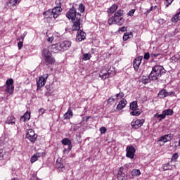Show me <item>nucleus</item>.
<instances>
[{"instance_id":"obj_53","label":"nucleus","mask_w":180,"mask_h":180,"mask_svg":"<svg viewBox=\"0 0 180 180\" xmlns=\"http://www.w3.org/2000/svg\"><path fill=\"white\" fill-rule=\"evenodd\" d=\"M177 159H178V153H174V154L172 155V160L173 161H176Z\"/></svg>"},{"instance_id":"obj_31","label":"nucleus","mask_w":180,"mask_h":180,"mask_svg":"<svg viewBox=\"0 0 180 180\" xmlns=\"http://www.w3.org/2000/svg\"><path fill=\"white\" fill-rule=\"evenodd\" d=\"M158 96L160 98H167V90H161L159 94H158Z\"/></svg>"},{"instance_id":"obj_48","label":"nucleus","mask_w":180,"mask_h":180,"mask_svg":"<svg viewBox=\"0 0 180 180\" xmlns=\"http://www.w3.org/2000/svg\"><path fill=\"white\" fill-rule=\"evenodd\" d=\"M166 4V8H168L171 4L174 1V0H165Z\"/></svg>"},{"instance_id":"obj_3","label":"nucleus","mask_w":180,"mask_h":180,"mask_svg":"<svg viewBox=\"0 0 180 180\" xmlns=\"http://www.w3.org/2000/svg\"><path fill=\"white\" fill-rule=\"evenodd\" d=\"M66 17L72 22L78 18V13H77V10H75V8L72 7L69 10V11L66 13Z\"/></svg>"},{"instance_id":"obj_5","label":"nucleus","mask_w":180,"mask_h":180,"mask_svg":"<svg viewBox=\"0 0 180 180\" xmlns=\"http://www.w3.org/2000/svg\"><path fill=\"white\" fill-rule=\"evenodd\" d=\"M49 78V74L43 75L39 77V79L37 81V85L38 88H41L46 85L47 79Z\"/></svg>"},{"instance_id":"obj_46","label":"nucleus","mask_w":180,"mask_h":180,"mask_svg":"<svg viewBox=\"0 0 180 180\" xmlns=\"http://www.w3.org/2000/svg\"><path fill=\"white\" fill-rule=\"evenodd\" d=\"M123 96H124V94H123V92L116 94L117 99H122V98H123Z\"/></svg>"},{"instance_id":"obj_58","label":"nucleus","mask_w":180,"mask_h":180,"mask_svg":"<svg viewBox=\"0 0 180 180\" xmlns=\"http://www.w3.org/2000/svg\"><path fill=\"white\" fill-rule=\"evenodd\" d=\"M56 4L57 5V6H61V0H56Z\"/></svg>"},{"instance_id":"obj_57","label":"nucleus","mask_w":180,"mask_h":180,"mask_svg":"<svg viewBox=\"0 0 180 180\" xmlns=\"http://www.w3.org/2000/svg\"><path fill=\"white\" fill-rule=\"evenodd\" d=\"M134 12H135L134 10L129 11L128 13L129 16H133V15H134Z\"/></svg>"},{"instance_id":"obj_52","label":"nucleus","mask_w":180,"mask_h":180,"mask_svg":"<svg viewBox=\"0 0 180 180\" xmlns=\"http://www.w3.org/2000/svg\"><path fill=\"white\" fill-rule=\"evenodd\" d=\"M18 46L19 50H20V49H22V47H23V41H20L18 43Z\"/></svg>"},{"instance_id":"obj_47","label":"nucleus","mask_w":180,"mask_h":180,"mask_svg":"<svg viewBox=\"0 0 180 180\" xmlns=\"http://www.w3.org/2000/svg\"><path fill=\"white\" fill-rule=\"evenodd\" d=\"M126 103H127L126 99H122V101H120V104L124 108V106H126Z\"/></svg>"},{"instance_id":"obj_6","label":"nucleus","mask_w":180,"mask_h":180,"mask_svg":"<svg viewBox=\"0 0 180 180\" xmlns=\"http://www.w3.org/2000/svg\"><path fill=\"white\" fill-rule=\"evenodd\" d=\"M72 30H78L81 29V14L77 13L76 20L73 21Z\"/></svg>"},{"instance_id":"obj_45","label":"nucleus","mask_w":180,"mask_h":180,"mask_svg":"<svg viewBox=\"0 0 180 180\" xmlns=\"http://www.w3.org/2000/svg\"><path fill=\"white\" fill-rule=\"evenodd\" d=\"M171 167L169 166V163H166L163 165V169L165 171H167V169H170Z\"/></svg>"},{"instance_id":"obj_49","label":"nucleus","mask_w":180,"mask_h":180,"mask_svg":"<svg viewBox=\"0 0 180 180\" xmlns=\"http://www.w3.org/2000/svg\"><path fill=\"white\" fill-rule=\"evenodd\" d=\"M151 55H150V53L147 52L144 54L143 58L144 60H148L149 58H150Z\"/></svg>"},{"instance_id":"obj_51","label":"nucleus","mask_w":180,"mask_h":180,"mask_svg":"<svg viewBox=\"0 0 180 180\" xmlns=\"http://www.w3.org/2000/svg\"><path fill=\"white\" fill-rule=\"evenodd\" d=\"M100 131L101 134H105V133H106V127H102L100 128Z\"/></svg>"},{"instance_id":"obj_39","label":"nucleus","mask_w":180,"mask_h":180,"mask_svg":"<svg viewBox=\"0 0 180 180\" xmlns=\"http://www.w3.org/2000/svg\"><path fill=\"white\" fill-rule=\"evenodd\" d=\"M113 103H115V98H113V96H111L107 100V105L110 106V105H113Z\"/></svg>"},{"instance_id":"obj_40","label":"nucleus","mask_w":180,"mask_h":180,"mask_svg":"<svg viewBox=\"0 0 180 180\" xmlns=\"http://www.w3.org/2000/svg\"><path fill=\"white\" fill-rule=\"evenodd\" d=\"M91 57H92V56H91V53H84V54L83 55V60H84V61H86L87 60H90V59H91Z\"/></svg>"},{"instance_id":"obj_12","label":"nucleus","mask_w":180,"mask_h":180,"mask_svg":"<svg viewBox=\"0 0 180 180\" xmlns=\"http://www.w3.org/2000/svg\"><path fill=\"white\" fill-rule=\"evenodd\" d=\"M63 11V8L61 6H56L52 10V14H53V18H58L60 15H61V12Z\"/></svg>"},{"instance_id":"obj_20","label":"nucleus","mask_w":180,"mask_h":180,"mask_svg":"<svg viewBox=\"0 0 180 180\" xmlns=\"http://www.w3.org/2000/svg\"><path fill=\"white\" fill-rule=\"evenodd\" d=\"M41 155H43V153H35L32 158H31V162L32 164H33V162H36V161H37L39 160V157H41Z\"/></svg>"},{"instance_id":"obj_11","label":"nucleus","mask_w":180,"mask_h":180,"mask_svg":"<svg viewBox=\"0 0 180 180\" xmlns=\"http://www.w3.org/2000/svg\"><path fill=\"white\" fill-rule=\"evenodd\" d=\"M86 37V34L84 31L79 30L77 33L76 41H82V40H85Z\"/></svg>"},{"instance_id":"obj_28","label":"nucleus","mask_w":180,"mask_h":180,"mask_svg":"<svg viewBox=\"0 0 180 180\" xmlns=\"http://www.w3.org/2000/svg\"><path fill=\"white\" fill-rule=\"evenodd\" d=\"M6 123H7V124H15V118L12 116L8 117Z\"/></svg>"},{"instance_id":"obj_62","label":"nucleus","mask_w":180,"mask_h":180,"mask_svg":"<svg viewBox=\"0 0 180 180\" xmlns=\"http://www.w3.org/2000/svg\"><path fill=\"white\" fill-rule=\"evenodd\" d=\"M53 40H54V37H49L48 38V41H50L51 43V41H53Z\"/></svg>"},{"instance_id":"obj_33","label":"nucleus","mask_w":180,"mask_h":180,"mask_svg":"<svg viewBox=\"0 0 180 180\" xmlns=\"http://www.w3.org/2000/svg\"><path fill=\"white\" fill-rule=\"evenodd\" d=\"M8 4H10L11 6H16V5L20 4V0H10Z\"/></svg>"},{"instance_id":"obj_44","label":"nucleus","mask_w":180,"mask_h":180,"mask_svg":"<svg viewBox=\"0 0 180 180\" xmlns=\"http://www.w3.org/2000/svg\"><path fill=\"white\" fill-rule=\"evenodd\" d=\"M114 16H123V10H118L114 15Z\"/></svg>"},{"instance_id":"obj_61","label":"nucleus","mask_w":180,"mask_h":180,"mask_svg":"<svg viewBox=\"0 0 180 180\" xmlns=\"http://www.w3.org/2000/svg\"><path fill=\"white\" fill-rule=\"evenodd\" d=\"M23 39H25V36L22 35V36L20 37V38H18L17 40L19 41V40L21 39L22 41H23Z\"/></svg>"},{"instance_id":"obj_42","label":"nucleus","mask_w":180,"mask_h":180,"mask_svg":"<svg viewBox=\"0 0 180 180\" xmlns=\"http://www.w3.org/2000/svg\"><path fill=\"white\" fill-rule=\"evenodd\" d=\"M160 56V53H152L150 55L151 61H155V58Z\"/></svg>"},{"instance_id":"obj_30","label":"nucleus","mask_w":180,"mask_h":180,"mask_svg":"<svg viewBox=\"0 0 180 180\" xmlns=\"http://www.w3.org/2000/svg\"><path fill=\"white\" fill-rule=\"evenodd\" d=\"M129 108H130L131 110H136V109H137V108H138L137 101H133L130 104Z\"/></svg>"},{"instance_id":"obj_8","label":"nucleus","mask_w":180,"mask_h":180,"mask_svg":"<svg viewBox=\"0 0 180 180\" xmlns=\"http://www.w3.org/2000/svg\"><path fill=\"white\" fill-rule=\"evenodd\" d=\"M144 123V120H136L132 122H131V126L133 129H140L143 126Z\"/></svg>"},{"instance_id":"obj_22","label":"nucleus","mask_w":180,"mask_h":180,"mask_svg":"<svg viewBox=\"0 0 180 180\" xmlns=\"http://www.w3.org/2000/svg\"><path fill=\"white\" fill-rule=\"evenodd\" d=\"M150 81L151 77H150V75L148 77L146 76H143L142 78L141 79V82H142V84H148V82H150Z\"/></svg>"},{"instance_id":"obj_15","label":"nucleus","mask_w":180,"mask_h":180,"mask_svg":"<svg viewBox=\"0 0 180 180\" xmlns=\"http://www.w3.org/2000/svg\"><path fill=\"white\" fill-rule=\"evenodd\" d=\"M124 171V168L120 167L118 172L117 178L118 180H125L126 179V174L123 172Z\"/></svg>"},{"instance_id":"obj_43","label":"nucleus","mask_w":180,"mask_h":180,"mask_svg":"<svg viewBox=\"0 0 180 180\" xmlns=\"http://www.w3.org/2000/svg\"><path fill=\"white\" fill-rule=\"evenodd\" d=\"M79 11L82 13H84V12H85V6H84V4H80L79 6Z\"/></svg>"},{"instance_id":"obj_32","label":"nucleus","mask_w":180,"mask_h":180,"mask_svg":"<svg viewBox=\"0 0 180 180\" xmlns=\"http://www.w3.org/2000/svg\"><path fill=\"white\" fill-rule=\"evenodd\" d=\"M117 9V5H112L108 11V13H114V12Z\"/></svg>"},{"instance_id":"obj_23","label":"nucleus","mask_w":180,"mask_h":180,"mask_svg":"<svg viewBox=\"0 0 180 180\" xmlns=\"http://www.w3.org/2000/svg\"><path fill=\"white\" fill-rule=\"evenodd\" d=\"M131 37H133V32H126L124 34L123 40L126 41L129 40V39H131Z\"/></svg>"},{"instance_id":"obj_27","label":"nucleus","mask_w":180,"mask_h":180,"mask_svg":"<svg viewBox=\"0 0 180 180\" xmlns=\"http://www.w3.org/2000/svg\"><path fill=\"white\" fill-rule=\"evenodd\" d=\"M163 114L165 115V116H172V115H174V110L172 109L165 110Z\"/></svg>"},{"instance_id":"obj_7","label":"nucleus","mask_w":180,"mask_h":180,"mask_svg":"<svg viewBox=\"0 0 180 180\" xmlns=\"http://www.w3.org/2000/svg\"><path fill=\"white\" fill-rule=\"evenodd\" d=\"M127 155L126 156L131 160L134 158V153H136V149L133 146H127Z\"/></svg>"},{"instance_id":"obj_18","label":"nucleus","mask_w":180,"mask_h":180,"mask_svg":"<svg viewBox=\"0 0 180 180\" xmlns=\"http://www.w3.org/2000/svg\"><path fill=\"white\" fill-rule=\"evenodd\" d=\"M179 141H174L173 143H171L169 144L170 147H172V150H173V151H175L176 150V148H178V147H180V134L179 136Z\"/></svg>"},{"instance_id":"obj_41","label":"nucleus","mask_w":180,"mask_h":180,"mask_svg":"<svg viewBox=\"0 0 180 180\" xmlns=\"http://www.w3.org/2000/svg\"><path fill=\"white\" fill-rule=\"evenodd\" d=\"M108 24L110 25H114L116 24V21L115 20V17H111L108 19Z\"/></svg>"},{"instance_id":"obj_37","label":"nucleus","mask_w":180,"mask_h":180,"mask_svg":"<svg viewBox=\"0 0 180 180\" xmlns=\"http://www.w3.org/2000/svg\"><path fill=\"white\" fill-rule=\"evenodd\" d=\"M12 86H13V79L11 78L7 79L6 86H9L10 88H12Z\"/></svg>"},{"instance_id":"obj_35","label":"nucleus","mask_w":180,"mask_h":180,"mask_svg":"<svg viewBox=\"0 0 180 180\" xmlns=\"http://www.w3.org/2000/svg\"><path fill=\"white\" fill-rule=\"evenodd\" d=\"M155 117H160L159 122H161L162 119H165V115L164 114V112H162V114L156 113L155 114Z\"/></svg>"},{"instance_id":"obj_14","label":"nucleus","mask_w":180,"mask_h":180,"mask_svg":"<svg viewBox=\"0 0 180 180\" xmlns=\"http://www.w3.org/2000/svg\"><path fill=\"white\" fill-rule=\"evenodd\" d=\"M60 48L62 49V51H65V50H68L70 47H71V41H64L60 42Z\"/></svg>"},{"instance_id":"obj_54","label":"nucleus","mask_w":180,"mask_h":180,"mask_svg":"<svg viewBox=\"0 0 180 180\" xmlns=\"http://www.w3.org/2000/svg\"><path fill=\"white\" fill-rule=\"evenodd\" d=\"M45 112H46V110H44V108H40L39 110V115H44Z\"/></svg>"},{"instance_id":"obj_38","label":"nucleus","mask_w":180,"mask_h":180,"mask_svg":"<svg viewBox=\"0 0 180 180\" xmlns=\"http://www.w3.org/2000/svg\"><path fill=\"white\" fill-rule=\"evenodd\" d=\"M131 174L134 176H139V175L141 174V172H140L139 169H135L132 170Z\"/></svg>"},{"instance_id":"obj_2","label":"nucleus","mask_w":180,"mask_h":180,"mask_svg":"<svg viewBox=\"0 0 180 180\" xmlns=\"http://www.w3.org/2000/svg\"><path fill=\"white\" fill-rule=\"evenodd\" d=\"M42 56L44 57L46 65H50L56 63V59L51 56V53L47 49H44Z\"/></svg>"},{"instance_id":"obj_59","label":"nucleus","mask_w":180,"mask_h":180,"mask_svg":"<svg viewBox=\"0 0 180 180\" xmlns=\"http://www.w3.org/2000/svg\"><path fill=\"white\" fill-rule=\"evenodd\" d=\"M0 160H4V152L0 149Z\"/></svg>"},{"instance_id":"obj_10","label":"nucleus","mask_w":180,"mask_h":180,"mask_svg":"<svg viewBox=\"0 0 180 180\" xmlns=\"http://www.w3.org/2000/svg\"><path fill=\"white\" fill-rule=\"evenodd\" d=\"M141 60H143V56H139L134 59L133 65L135 71H139V68L141 64Z\"/></svg>"},{"instance_id":"obj_29","label":"nucleus","mask_w":180,"mask_h":180,"mask_svg":"<svg viewBox=\"0 0 180 180\" xmlns=\"http://www.w3.org/2000/svg\"><path fill=\"white\" fill-rule=\"evenodd\" d=\"M56 168H58V169H59L62 172L65 169V168L64 167V165L58 162H56Z\"/></svg>"},{"instance_id":"obj_9","label":"nucleus","mask_w":180,"mask_h":180,"mask_svg":"<svg viewBox=\"0 0 180 180\" xmlns=\"http://www.w3.org/2000/svg\"><path fill=\"white\" fill-rule=\"evenodd\" d=\"M174 139V135L172 134H166L162 136H160L158 139V141H162V143H167L171 141Z\"/></svg>"},{"instance_id":"obj_34","label":"nucleus","mask_w":180,"mask_h":180,"mask_svg":"<svg viewBox=\"0 0 180 180\" xmlns=\"http://www.w3.org/2000/svg\"><path fill=\"white\" fill-rule=\"evenodd\" d=\"M130 115H131V116H139V115H141V111L136 108L135 110H132V112H130Z\"/></svg>"},{"instance_id":"obj_21","label":"nucleus","mask_w":180,"mask_h":180,"mask_svg":"<svg viewBox=\"0 0 180 180\" xmlns=\"http://www.w3.org/2000/svg\"><path fill=\"white\" fill-rule=\"evenodd\" d=\"M114 18H115L116 25H118L119 26H120V25H122L123 23V21L124 20V19H123L120 16H115V15Z\"/></svg>"},{"instance_id":"obj_17","label":"nucleus","mask_w":180,"mask_h":180,"mask_svg":"<svg viewBox=\"0 0 180 180\" xmlns=\"http://www.w3.org/2000/svg\"><path fill=\"white\" fill-rule=\"evenodd\" d=\"M110 76V70H108L106 72H103V70L101 71L99 73L100 78H102L103 79H106V78H109Z\"/></svg>"},{"instance_id":"obj_26","label":"nucleus","mask_w":180,"mask_h":180,"mask_svg":"<svg viewBox=\"0 0 180 180\" xmlns=\"http://www.w3.org/2000/svg\"><path fill=\"white\" fill-rule=\"evenodd\" d=\"M172 22H174V23H176V22H178V20H180V12L176 13V15H174L172 19H171Z\"/></svg>"},{"instance_id":"obj_24","label":"nucleus","mask_w":180,"mask_h":180,"mask_svg":"<svg viewBox=\"0 0 180 180\" xmlns=\"http://www.w3.org/2000/svg\"><path fill=\"white\" fill-rule=\"evenodd\" d=\"M72 116V110H71V109H69L68 112L64 115V119H71Z\"/></svg>"},{"instance_id":"obj_25","label":"nucleus","mask_w":180,"mask_h":180,"mask_svg":"<svg viewBox=\"0 0 180 180\" xmlns=\"http://www.w3.org/2000/svg\"><path fill=\"white\" fill-rule=\"evenodd\" d=\"M44 15L45 18H46V19H51V18H53V11L49 10L47 11H45L44 13Z\"/></svg>"},{"instance_id":"obj_64","label":"nucleus","mask_w":180,"mask_h":180,"mask_svg":"<svg viewBox=\"0 0 180 180\" xmlns=\"http://www.w3.org/2000/svg\"><path fill=\"white\" fill-rule=\"evenodd\" d=\"M12 180H19V179H18V178H14V179H13Z\"/></svg>"},{"instance_id":"obj_36","label":"nucleus","mask_w":180,"mask_h":180,"mask_svg":"<svg viewBox=\"0 0 180 180\" xmlns=\"http://www.w3.org/2000/svg\"><path fill=\"white\" fill-rule=\"evenodd\" d=\"M15 89V86H12V87H10L9 86H6V92L8 94H10V95H12L13 94V90Z\"/></svg>"},{"instance_id":"obj_4","label":"nucleus","mask_w":180,"mask_h":180,"mask_svg":"<svg viewBox=\"0 0 180 180\" xmlns=\"http://www.w3.org/2000/svg\"><path fill=\"white\" fill-rule=\"evenodd\" d=\"M26 139L30 140L31 143H34L37 139V134L34 133V131L32 129H27L26 134Z\"/></svg>"},{"instance_id":"obj_50","label":"nucleus","mask_w":180,"mask_h":180,"mask_svg":"<svg viewBox=\"0 0 180 180\" xmlns=\"http://www.w3.org/2000/svg\"><path fill=\"white\" fill-rule=\"evenodd\" d=\"M158 6H151L149 10L147 11L148 13H150V12H152V11H155L157 9Z\"/></svg>"},{"instance_id":"obj_16","label":"nucleus","mask_w":180,"mask_h":180,"mask_svg":"<svg viewBox=\"0 0 180 180\" xmlns=\"http://www.w3.org/2000/svg\"><path fill=\"white\" fill-rule=\"evenodd\" d=\"M62 144L64 146H68V151H71V148H72V146H71V141L67 138H65L62 140Z\"/></svg>"},{"instance_id":"obj_60","label":"nucleus","mask_w":180,"mask_h":180,"mask_svg":"<svg viewBox=\"0 0 180 180\" xmlns=\"http://www.w3.org/2000/svg\"><path fill=\"white\" fill-rule=\"evenodd\" d=\"M119 32H126V27H120Z\"/></svg>"},{"instance_id":"obj_55","label":"nucleus","mask_w":180,"mask_h":180,"mask_svg":"<svg viewBox=\"0 0 180 180\" xmlns=\"http://www.w3.org/2000/svg\"><path fill=\"white\" fill-rule=\"evenodd\" d=\"M171 95H175V92H174V91H170V92L166 91V96H171Z\"/></svg>"},{"instance_id":"obj_1","label":"nucleus","mask_w":180,"mask_h":180,"mask_svg":"<svg viewBox=\"0 0 180 180\" xmlns=\"http://www.w3.org/2000/svg\"><path fill=\"white\" fill-rule=\"evenodd\" d=\"M165 73V69L161 65H155L152 68V71L150 74V78L152 81H156L162 74Z\"/></svg>"},{"instance_id":"obj_13","label":"nucleus","mask_w":180,"mask_h":180,"mask_svg":"<svg viewBox=\"0 0 180 180\" xmlns=\"http://www.w3.org/2000/svg\"><path fill=\"white\" fill-rule=\"evenodd\" d=\"M51 50L52 53H60V51H63L60 43L52 44L51 46Z\"/></svg>"},{"instance_id":"obj_63","label":"nucleus","mask_w":180,"mask_h":180,"mask_svg":"<svg viewBox=\"0 0 180 180\" xmlns=\"http://www.w3.org/2000/svg\"><path fill=\"white\" fill-rule=\"evenodd\" d=\"M63 152L64 153H69L70 151H68V148H65Z\"/></svg>"},{"instance_id":"obj_56","label":"nucleus","mask_w":180,"mask_h":180,"mask_svg":"<svg viewBox=\"0 0 180 180\" xmlns=\"http://www.w3.org/2000/svg\"><path fill=\"white\" fill-rule=\"evenodd\" d=\"M123 108H124V107H122V105L120 104V103H119V104L117 105V110H122V109H123Z\"/></svg>"},{"instance_id":"obj_19","label":"nucleus","mask_w":180,"mask_h":180,"mask_svg":"<svg viewBox=\"0 0 180 180\" xmlns=\"http://www.w3.org/2000/svg\"><path fill=\"white\" fill-rule=\"evenodd\" d=\"M26 120H30V112H26L21 117L20 122H26Z\"/></svg>"}]
</instances>
